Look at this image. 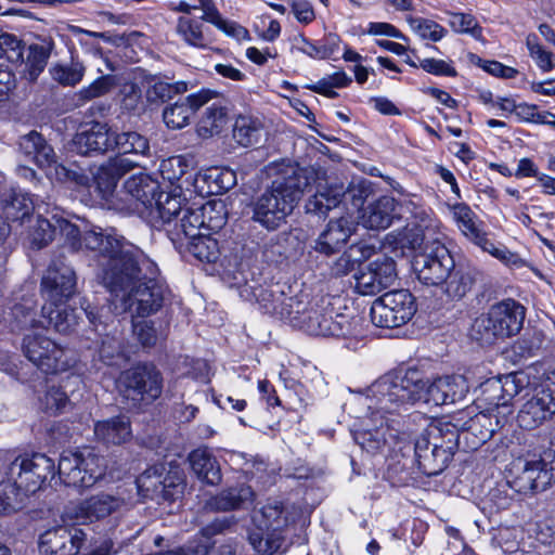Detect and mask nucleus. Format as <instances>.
Listing matches in <instances>:
<instances>
[{
    "instance_id": "obj_63",
    "label": "nucleus",
    "mask_w": 555,
    "mask_h": 555,
    "mask_svg": "<svg viewBox=\"0 0 555 555\" xmlns=\"http://www.w3.org/2000/svg\"><path fill=\"white\" fill-rule=\"evenodd\" d=\"M203 206L207 232H218L225 224V209L221 202L209 201Z\"/></svg>"
},
{
    "instance_id": "obj_25",
    "label": "nucleus",
    "mask_w": 555,
    "mask_h": 555,
    "mask_svg": "<svg viewBox=\"0 0 555 555\" xmlns=\"http://www.w3.org/2000/svg\"><path fill=\"white\" fill-rule=\"evenodd\" d=\"M254 297L259 307L269 314L281 320L289 321L295 308L300 307L299 296H286L279 286L257 287L254 289Z\"/></svg>"
},
{
    "instance_id": "obj_56",
    "label": "nucleus",
    "mask_w": 555,
    "mask_h": 555,
    "mask_svg": "<svg viewBox=\"0 0 555 555\" xmlns=\"http://www.w3.org/2000/svg\"><path fill=\"white\" fill-rule=\"evenodd\" d=\"M406 22L410 28L422 39L437 42L447 35V29L431 20L409 15Z\"/></svg>"
},
{
    "instance_id": "obj_22",
    "label": "nucleus",
    "mask_w": 555,
    "mask_h": 555,
    "mask_svg": "<svg viewBox=\"0 0 555 555\" xmlns=\"http://www.w3.org/2000/svg\"><path fill=\"white\" fill-rule=\"evenodd\" d=\"M555 414L554 395L541 389L527 400L517 415L518 425L527 430L535 429Z\"/></svg>"
},
{
    "instance_id": "obj_17",
    "label": "nucleus",
    "mask_w": 555,
    "mask_h": 555,
    "mask_svg": "<svg viewBox=\"0 0 555 555\" xmlns=\"http://www.w3.org/2000/svg\"><path fill=\"white\" fill-rule=\"evenodd\" d=\"M76 284L74 269L63 261H53L41 281L44 305L63 306L76 293Z\"/></svg>"
},
{
    "instance_id": "obj_50",
    "label": "nucleus",
    "mask_w": 555,
    "mask_h": 555,
    "mask_svg": "<svg viewBox=\"0 0 555 555\" xmlns=\"http://www.w3.org/2000/svg\"><path fill=\"white\" fill-rule=\"evenodd\" d=\"M210 234V232H206L189 238V251L201 261L214 262L218 258V243Z\"/></svg>"
},
{
    "instance_id": "obj_44",
    "label": "nucleus",
    "mask_w": 555,
    "mask_h": 555,
    "mask_svg": "<svg viewBox=\"0 0 555 555\" xmlns=\"http://www.w3.org/2000/svg\"><path fill=\"white\" fill-rule=\"evenodd\" d=\"M453 454L452 451L439 444L438 441H434L430 451L426 454H421V460H418L417 464L424 474L436 476L448 466Z\"/></svg>"
},
{
    "instance_id": "obj_36",
    "label": "nucleus",
    "mask_w": 555,
    "mask_h": 555,
    "mask_svg": "<svg viewBox=\"0 0 555 555\" xmlns=\"http://www.w3.org/2000/svg\"><path fill=\"white\" fill-rule=\"evenodd\" d=\"M474 284L475 271L469 267L454 263L440 286L450 299L460 300L472 291Z\"/></svg>"
},
{
    "instance_id": "obj_4",
    "label": "nucleus",
    "mask_w": 555,
    "mask_h": 555,
    "mask_svg": "<svg viewBox=\"0 0 555 555\" xmlns=\"http://www.w3.org/2000/svg\"><path fill=\"white\" fill-rule=\"evenodd\" d=\"M304 170L287 166L253 204V219L267 230H276L292 214L308 186Z\"/></svg>"
},
{
    "instance_id": "obj_33",
    "label": "nucleus",
    "mask_w": 555,
    "mask_h": 555,
    "mask_svg": "<svg viewBox=\"0 0 555 555\" xmlns=\"http://www.w3.org/2000/svg\"><path fill=\"white\" fill-rule=\"evenodd\" d=\"M1 203L4 218L13 222H24L35 209L41 210V206L36 205L29 194L21 189L7 191Z\"/></svg>"
},
{
    "instance_id": "obj_8",
    "label": "nucleus",
    "mask_w": 555,
    "mask_h": 555,
    "mask_svg": "<svg viewBox=\"0 0 555 555\" xmlns=\"http://www.w3.org/2000/svg\"><path fill=\"white\" fill-rule=\"evenodd\" d=\"M511 486L519 493L546 490L555 481V452L519 456L511 463Z\"/></svg>"
},
{
    "instance_id": "obj_15",
    "label": "nucleus",
    "mask_w": 555,
    "mask_h": 555,
    "mask_svg": "<svg viewBox=\"0 0 555 555\" xmlns=\"http://www.w3.org/2000/svg\"><path fill=\"white\" fill-rule=\"evenodd\" d=\"M119 386L127 398L133 401L155 400L163 389L160 372L153 365H137L125 371L119 378Z\"/></svg>"
},
{
    "instance_id": "obj_20",
    "label": "nucleus",
    "mask_w": 555,
    "mask_h": 555,
    "mask_svg": "<svg viewBox=\"0 0 555 555\" xmlns=\"http://www.w3.org/2000/svg\"><path fill=\"white\" fill-rule=\"evenodd\" d=\"M396 278L395 261L382 256L354 275V287L361 295H374L392 285Z\"/></svg>"
},
{
    "instance_id": "obj_1",
    "label": "nucleus",
    "mask_w": 555,
    "mask_h": 555,
    "mask_svg": "<svg viewBox=\"0 0 555 555\" xmlns=\"http://www.w3.org/2000/svg\"><path fill=\"white\" fill-rule=\"evenodd\" d=\"M417 382V370H408L403 375L388 373L375 380L366 390L365 396L360 398L361 404L370 412L367 418L372 427L361 434L363 441L360 443L370 450H378L388 443V438L395 435L390 430L387 415L399 412L405 404L420 402V392L415 383Z\"/></svg>"
},
{
    "instance_id": "obj_51",
    "label": "nucleus",
    "mask_w": 555,
    "mask_h": 555,
    "mask_svg": "<svg viewBox=\"0 0 555 555\" xmlns=\"http://www.w3.org/2000/svg\"><path fill=\"white\" fill-rule=\"evenodd\" d=\"M183 202L180 194L157 191L151 209L154 208L164 222H170L182 210Z\"/></svg>"
},
{
    "instance_id": "obj_58",
    "label": "nucleus",
    "mask_w": 555,
    "mask_h": 555,
    "mask_svg": "<svg viewBox=\"0 0 555 555\" xmlns=\"http://www.w3.org/2000/svg\"><path fill=\"white\" fill-rule=\"evenodd\" d=\"M429 436L433 437L434 441H438L439 444H442V447L453 453L459 446L461 437H463L457 427L449 422L439 423L430 427Z\"/></svg>"
},
{
    "instance_id": "obj_7",
    "label": "nucleus",
    "mask_w": 555,
    "mask_h": 555,
    "mask_svg": "<svg viewBox=\"0 0 555 555\" xmlns=\"http://www.w3.org/2000/svg\"><path fill=\"white\" fill-rule=\"evenodd\" d=\"M300 307L295 308L289 323L314 336L347 337L356 334L357 322L331 307L310 306L307 295H299Z\"/></svg>"
},
{
    "instance_id": "obj_2",
    "label": "nucleus",
    "mask_w": 555,
    "mask_h": 555,
    "mask_svg": "<svg viewBox=\"0 0 555 555\" xmlns=\"http://www.w3.org/2000/svg\"><path fill=\"white\" fill-rule=\"evenodd\" d=\"M157 275V266L144 253L122 271L116 266L111 269L105 287L116 313L129 311L132 315L146 317L157 312L166 291Z\"/></svg>"
},
{
    "instance_id": "obj_64",
    "label": "nucleus",
    "mask_w": 555,
    "mask_h": 555,
    "mask_svg": "<svg viewBox=\"0 0 555 555\" xmlns=\"http://www.w3.org/2000/svg\"><path fill=\"white\" fill-rule=\"evenodd\" d=\"M40 406L48 413L56 414L63 412L69 404L67 395L59 387L51 386L43 397L39 398Z\"/></svg>"
},
{
    "instance_id": "obj_57",
    "label": "nucleus",
    "mask_w": 555,
    "mask_h": 555,
    "mask_svg": "<svg viewBox=\"0 0 555 555\" xmlns=\"http://www.w3.org/2000/svg\"><path fill=\"white\" fill-rule=\"evenodd\" d=\"M180 228L186 238L206 233L203 206L185 208L183 217L181 218Z\"/></svg>"
},
{
    "instance_id": "obj_53",
    "label": "nucleus",
    "mask_w": 555,
    "mask_h": 555,
    "mask_svg": "<svg viewBox=\"0 0 555 555\" xmlns=\"http://www.w3.org/2000/svg\"><path fill=\"white\" fill-rule=\"evenodd\" d=\"M85 73L86 67L79 61H72L69 64H55L50 68L53 80L66 87L78 85Z\"/></svg>"
},
{
    "instance_id": "obj_24",
    "label": "nucleus",
    "mask_w": 555,
    "mask_h": 555,
    "mask_svg": "<svg viewBox=\"0 0 555 555\" xmlns=\"http://www.w3.org/2000/svg\"><path fill=\"white\" fill-rule=\"evenodd\" d=\"M485 410L476 414L466 423V428L462 431L463 438L468 440V436H473L472 447L477 448L478 446L487 442L493 434L503 427L507 422V417L504 414H500L495 408L491 405H481Z\"/></svg>"
},
{
    "instance_id": "obj_46",
    "label": "nucleus",
    "mask_w": 555,
    "mask_h": 555,
    "mask_svg": "<svg viewBox=\"0 0 555 555\" xmlns=\"http://www.w3.org/2000/svg\"><path fill=\"white\" fill-rule=\"evenodd\" d=\"M165 464H156L145 469L137 478V488L144 496L160 498V491H165L162 482H165Z\"/></svg>"
},
{
    "instance_id": "obj_59",
    "label": "nucleus",
    "mask_w": 555,
    "mask_h": 555,
    "mask_svg": "<svg viewBox=\"0 0 555 555\" xmlns=\"http://www.w3.org/2000/svg\"><path fill=\"white\" fill-rule=\"evenodd\" d=\"M483 251L489 253L504 264L508 266L512 269H520L524 267H529L528 263L520 258L517 254L511 251L503 245H495L492 241L487 238L486 242L480 246Z\"/></svg>"
},
{
    "instance_id": "obj_49",
    "label": "nucleus",
    "mask_w": 555,
    "mask_h": 555,
    "mask_svg": "<svg viewBox=\"0 0 555 555\" xmlns=\"http://www.w3.org/2000/svg\"><path fill=\"white\" fill-rule=\"evenodd\" d=\"M57 232V224L53 220V215L51 218L42 217L40 210L38 211V216L35 224L31 227L29 232L30 244L34 248L40 249L48 244H50L55 234Z\"/></svg>"
},
{
    "instance_id": "obj_54",
    "label": "nucleus",
    "mask_w": 555,
    "mask_h": 555,
    "mask_svg": "<svg viewBox=\"0 0 555 555\" xmlns=\"http://www.w3.org/2000/svg\"><path fill=\"white\" fill-rule=\"evenodd\" d=\"M117 85V77L114 75H102L89 86L81 88L76 93L77 103L82 105L91 100L106 95Z\"/></svg>"
},
{
    "instance_id": "obj_14",
    "label": "nucleus",
    "mask_w": 555,
    "mask_h": 555,
    "mask_svg": "<svg viewBox=\"0 0 555 555\" xmlns=\"http://www.w3.org/2000/svg\"><path fill=\"white\" fill-rule=\"evenodd\" d=\"M454 263L449 249L438 241L425 244L412 261L418 281L428 286H440Z\"/></svg>"
},
{
    "instance_id": "obj_52",
    "label": "nucleus",
    "mask_w": 555,
    "mask_h": 555,
    "mask_svg": "<svg viewBox=\"0 0 555 555\" xmlns=\"http://www.w3.org/2000/svg\"><path fill=\"white\" fill-rule=\"evenodd\" d=\"M300 42L301 44L298 48L300 52L313 59L325 60L338 50L339 39L336 35L330 34L318 42L309 41L305 37L300 39Z\"/></svg>"
},
{
    "instance_id": "obj_34",
    "label": "nucleus",
    "mask_w": 555,
    "mask_h": 555,
    "mask_svg": "<svg viewBox=\"0 0 555 555\" xmlns=\"http://www.w3.org/2000/svg\"><path fill=\"white\" fill-rule=\"evenodd\" d=\"M188 461L196 477L207 485H218L221 481L220 466L207 447L190 452Z\"/></svg>"
},
{
    "instance_id": "obj_43",
    "label": "nucleus",
    "mask_w": 555,
    "mask_h": 555,
    "mask_svg": "<svg viewBox=\"0 0 555 555\" xmlns=\"http://www.w3.org/2000/svg\"><path fill=\"white\" fill-rule=\"evenodd\" d=\"M176 31L185 43L196 48H205L210 42L203 22L189 16L178 18Z\"/></svg>"
},
{
    "instance_id": "obj_62",
    "label": "nucleus",
    "mask_w": 555,
    "mask_h": 555,
    "mask_svg": "<svg viewBox=\"0 0 555 555\" xmlns=\"http://www.w3.org/2000/svg\"><path fill=\"white\" fill-rule=\"evenodd\" d=\"M352 81L345 72H336L327 77L320 79L315 85L311 87L317 93L324 94L328 98H335L337 93L334 91L335 88H344Z\"/></svg>"
},
{
    "instance_id": "obj_12",
    "label": "nucleus",
    "mask_w": 555,
    "mask_h": 555,
    "mask_svg": "<svg viewBox=\"0 0 555 555\" xmlns=\"http://www.w3.org/2000/svg\"><path fill=\"white\" fill-rule=\"evenodd\" d=\"M7 479L23 493V502L29 493H35L49 479L53 478L54 462L44 454L30 457H16L7 469Z\"/></svg>"
},
{
    "instance_id": "obj_3",
    "label": "nucleus",
    "mask_w": 555,
    "mask_h": 555,
    "mask_svg": "<svg viewBox=\"0 0 555 555\" xmlns=\"http://www.w3.org/2000/svg\"><path fill=\"white\" fill-rule=\"evenodd\" d=\"M13 330H30L25 334L22 350L25 357L47 374L65 372L75 363L73 352L43 336L38 330L41 321L35 318V301L26 298L11 309Z\"/></svg>"
},
{
    "instance_id": "obj_5",
    "label": "nucleus",
    "mask_w": 555,
    "mask_h": 555,
    "mask_svg": "<svg viewBox=\"0 0 555 555\" xmlns=\"http://www.w3.org/2000/svg\"><path fill=\"white\" fill-rule=\"evenodd\" d=\"M255 528L249 532L251 546L261 555L282 554L288 546L286 531L292 521L291 513L274 501L263 505L253 515Z\"/></svg>"
},
{
    "instance_id": "obj_55",
    "label": "nucleus",
    "mask_w": 555,
    "mask_h": 555,
    "mask_svg": "<svg viewBox=\"0 0 555 555\" xmlns=\"http://www.w3.org/2000/svg\"><path fill=\"white\" fill-rule=\"evenodd\" d=\"M448 24L456 34L469 35L476 40L482 39V27L475 16L463 12H447Z\"/></svg>"
},
{
    "instance_id": "obj_37",
    "label": "nucleus",
    "mask_w": 555,
    "mask_h": 555,
    "mask_svg": "<svg viewBox=\"0 0 555 555\" xmlns=\"http://www.w3.org/2000/svg\"><path fill=\"white\" fill-rule=\"evenodd\" d=\"M233 524L232 517L217 518L201 531V538L189 542L185 546L169 551L168 555H207L210 546V538L215 534L222 533Z\"/></svg>"
},
{
    "instance_id": "obj_27",
    "label": "nucleus",
    "mask_w": 555,
    "mask_h": 555,
    "mask_svg": "<svg viewBox=\"0 0 555 555\" xmlns=\"http://www.w3.org/2000/svg\"><path fill=\"white\" fill-rule=\"evenodd\" d=\"M354 230L356 225L348 217L331 220L314 241L313 249L331 256L343 248Z\"/></svg>"
},
{
    "instance_id": "obj_26",
    "label": "nucleus",
    "mask_w": 555,
    "mask_h": 555,
    "mask_svg": "<svg viewBox=\"0 0 555 555\" xmlns=\"http://www.w3.org/2000/svg\"><path fill=\"white\" fill-rule=\"evenodd\" d=\"M214 95L215 91L202 90L167 106L163 112L164 122L170 129H182L189 125L193 114L205 104H208Z\"/></svg>"
},
{
    "instance_id": "obj_42",
    "label": "nucleus",
    "mask_w": 555,
    "mask_h": 555,
    "mask_svg": "<svg viewBox=\"0 0 555 555\" xmlns=\"http://www.w3.org/2000/svg\"><path fill=\"white\" fill-rule=\"evenodd\" d=\"M374 248L366 244H357L343 253L332 264L331 272L336 276H343L351 272L356 264L371 257Z\"/></svg>"
},
{
    "instance_id": "obj_29",
    "label": "nucleus",
    "mask_w": 555,
    "mask_h": 555,
    "mask_svg": "<svg viewBox=\"0 0 555 555\" xmlns=\"http://www.w3.org/2000/svg\"><path fill=\"white\" fill-rule=\"evenodd\" d=\"M137 164L124 156H115L102 164L95 175L94 181L102 197L108 199L113 196L119 179L132 170Z\"/></svg>"
},
{
    "instance_id": "obj_10",
    "label": "nucleus",
    "mask_w": 555,
    "mask_h": 555,
    "mask_svg": "<svg viewBox=\"0 0 555 555\" xmlns=\"http://www.w3.org/2000/svg\"><path fill=\"white\" fill-rule=\"evenodd\" d=\"M85 246L100 254L103 284H107V276L115 266L121 271L143 253L139 247L112 234H104L101 229L90 230L83 235Z\"/></svg>"
},
{
    "instance_id": "obj_13",
    "label": "nucleus",
    "mask_w": 555,
    "mask_h": 555,
    "mask_svg": "<svg viewBox=\"0 0 555 555\" xmlns=\"http://www.w3.org/2000/svg\"><path fill=\"white\" fill-rule=\"evenodd\" d=\"M416 312L413 295L406 289L392 291L375 299L370 315L378 327L393 328L408 323Z\"/></svg>"
},
{
    "instance_id": "obj_9",
    "label": "nucleus",
    "mask_w": 555,
    "mask_h": 555,
    "mask_svg": "<svg viewBox=\"0 0 555 555\" xmlns=\"http://www.w3.org/2000/svg\"><path fill=\"white\" fill-rule=\"evenodd\" d=\"M106 470L103 456L90 448L64 451L59 460L60 479L70 487L90 488L100 480Z\"/></svg>"
},
{
    "instance_id": "obj_16",
    "label": "nucleus",
    "mask_w": 555,
    "mask_h": 555,
    "mask_svg": "<svg viewBox=\"0 0 555 555\" xmlns=\"http://www.w3.org/2000/svg\"><path fill=\"white\" fill-rule=\"evenodd\" d=\"M417 397L420 401L436 405L453 404L463 400L468 392L466 379L461 375L440 377L433 383L424 379L417 371Z\"/></svg>"
},
{
    "instance_id": "obj_39",
    "label": "nucleus",
    "mask_w": 555,
    "mask_h": 555,
    "mask_svg": "<svg viewBox=\"0 0 555 555\" xmlns=\"http://www.w3.org/2000/svg\"><path fill=\"white\" fill-rule=\"evenodd\" d=\"M197 2L195 7L203 11L202 21L215 25L225 35L237 40L248 39V30L235 22L224 20L219 13L214 0H197Z\"/></svg>"
},
{
    "instance_id": "obj_6",
    "label": "nucleus",
    "mask_w": 555,
    "mask_h": 555,
    "mask_svg": "<svg viewBox=\"0 0 555 555\" xmlns=\"http://www.w3.org/2000/svg\"><path fill=\"white\" fill-rule=\"evenodd\" d=\"M525 317L526 309L519 302L514 299L502 300L475 319L470 336L486 345L509 338L520 332Z\"/></svg>"
},
{
    "instance_id": "obj_11",
    "label": "nucleus",
    "mask_w": 555,
    "mask_h": 555,
    "mask_svg": "<svg viewBox=\"0 0 555 555\" xmlns=\"http://www.w3.org/2000/svg\"><path fill=\"white\" fill-rule=\"evenodd\" d=\"M18 145L25 156L46 170L49 179L59 182H75L77 184H83L87 181V177L56 160L54 150L39 132L30 131L23 135L20 139Z\"/></svg>"
},
{
    "instance_id": "obj_35",
    "label": "nucleus",
    "mask_w": 555,
    "mask_h": 555,
    "mask_svg": "<svg viewBox=\"0 0 555 555\" xmlns=\"http://www.w3.org/2000/svg\"><path fill=\"white\" fill-rule=\"evenodd\" d=\"M396 201L391 196H382L369 204L362 214L365 228L380 230L388 228L395 217Z\"/></svg>"
},
{
    "instance_id": "obj_48",
    "label": "nucleus",
    "mask_w": 555,
    "mask_h": 555,
    "mask_svg": "<svg viewBox=\"0 0 555 555\" xmlns=\"http://www.w3.org/2000/svg\"><path fill=\"white\" fill-rule=\"evenodd\" d=\"M113 149L122 154L146 155L150 150L149 141L135 131L114 133Z\"/></svg>"
},
{
    "instance_id": "obj_61",
    "label": "nucleus",
    "mask_w": 555,
    "mask_h": 555,
    "mask_svg": "<svg viewBox=\"0 0 555 555\" xmlns=\"http://www.w3.org/2000/svg\"><path fill=\"white\" fill-rule=\"evenodd\" d=\"M23 505V493L10 480L0 481V514L20 509Z\"/></svg>"
},
{
    "instance_id": "obj_30",
    "label": "nucleus",
    "mask_w": 555,
    "mask_h": 555,
    "mask_svg": "<svg viewBox=\"0 0 555 555\" xmlns=\"http://www.w3.org/2000/svg\"><path fill=\"white\" fill-rule=\"evenodd\" d=\"M113 137L114 133L106 124L94 122L89 129L79 131L73 144L81 155L102 153L113 150Z\"/></svg>"
},
{
    "instance_id": "obj_23",
    "label": "nucleus",
    "mask_w": 555,
    "mask_h": 555,
    "mask_svg": "<svg viewBox=\"0 0 555 555\" xmlns=\"http://www.w3.org/2000/svg\"><path fill=\"white\" fill-rule=\"evenodd\" d=\"M124 492L117 491L115 494L99 493L86 499L76 507L75 517L82 521H92L105 518L111 514L120 511L129 501Z\"/></svg>"
},
{
    "instance_id": "obj_28",
    "label": "nucleus",
    "mask_w": 555,
    "mask_h": 555,
    "mask_svg": "<svg viewBox=\"0 0 555 555\" xmlns=\"http://www.w3.org/2000/svg\"><path fill=\"white\" fill-rule=\"evenodd\" d=\"M196 126V132L202 139H210L219 135L229 122V109L222 98L215 92L214 98L205 104Z\"/></svg>"
},
{
    "instance_id": "obj_60",
    "label": "nucleus",
    "mask_w": 555,
    "mask_h": 555,
    "mask_svg": "<svg viewBox=\"0 0 555 555\" xmlns=\"http://www.w3.org/2000/svg\"><path fill=\"white\" fill-rule=\"evenodd\" d=\"M526 44L530 56L534 60L535 64L541 70L547 73L555 67V60L552 52L545 50L542 44H540L535 35H528Z\"/></svg>"
},
{
    "instance_id": "obj_38",
    "label": "nucleus",
    "mask_w": 555,
    "mask_h": 555,
    "mask_svg": "<svg viewBox=\"0 0 555 555\" xmlns=\"http://www.w3.org/2000/svg\"><path fill=\"white\" fill-rule=\"evenodd\" d=\"M94 435L105 444H121L131 437L130 421L121 415L98 422L94 425Z\"/></svg>"
},
{
    "instance_id": "obj_45",
    "label": "nucleus",
    "mask_w": 555,
    "mask_h": 555,
    "mask_svg": "<svg viewBox=\"0 0 555 555\" xmlns=\"http://www.w3.org/2000/svg\"><path fill=\"white\" fill-rule=\"evenodd\" d=\"M42 314L53 325L54 330L61 334L73 332L78 324V317L66 304L59 307L43 305Z\"/></svg>"
},
{
    "instance_id": "obj_47",
    "label": "nucleus",
    "mask_w": 555,
    "mask_h": 555,
    "mask_svg": "<svg viewBox=\"0 0 555 555\" xmlns=\"http://www.w3.org/2000/svg\"><path fill=\"white\" fill-rule=\"evenodd\" d=\"M147 83L146 100L150 103L165 102L176 94L184 93L188 89L184 81L169 82L156 77L150 79Z\"/></svg>"
},
{
    "instance_id": "obj_40",
    "label": "nucleus",
    "mask_w": 555,
    "mask_h": 555,
    "mask_svg": "<svg viewBox=\"0 0 555 555\" xmlns=\"http://www.w3.org/2000/svg\"><path fill=\"white\" fill-rule=\"evenodd\" d=\"M262 131L263 124L259 118L238 115L233 125L232 137L238 145L249 147L260 142Z\"/></svg>"
},
{
    "instance_id": "obj_19",
    "label": "nucleus",
    "mask_w": 555,
    "mask_h": 555,
    "mask_svg": "<svg viewBox=\"0 0 555 555\" xmlns=\"http://www.w3.org/2000/svg\"><path fill=\"white\" fill-rule=\"evenodd\" d=\"M82 529L74 526H56L39 537L41 555H77L86 541Z\"/></svg>"
},
{
    "instance_id": "obj_18",
    "label": "nucleus",
    "mask_w": 555,
    "mask_h": 555,
    "mask_svg": "<svg viewBox=\"0 0 555 555\" xmlns=\"http://www.w3.org/2000/svg\"><path fill=\"white\" fill-rule=\"evenodd\" d=\"M524 387L517 374H507L499 378L488 379L481 385V395L477 398L478 406L491 405L500 414L512 413L511 401Z\"/></svg>"
},
{
    "instance_id": "obj_31",
    "label": "nucleus",
    "mask_w": 555,
    "mask_h": 555,
    "mask_svg": "<svg viewBox=\"0 0 555 555\" xmlns=\"http://www.w3.org/2000/svg\"><path fill=\"white\" fill-rule=\"evenodd\" d=\"M255 493L249 486H240L221 491L206 501L205 508L212 512H228L246 508L253 504Z\"/></svg>"
},
{
    "instance_id": "obj_32",
    "label": "nucleus",
    "mask_w": 555,
    "mask_h": 555,
    "mask_svg": "<svg viewBox=\"0 0 555 555\" xmlns=\"http://www.w3.org/2000/svg\"><path fill=\"white\" fill-rule=\"evenodd\" d=\"M452 218L461 233L477 246L487 241V234L482 229V221L465 203H456L449 206Z\"/></svg>"
},
{
    "instance_id": "obj_41",
    "label": "nucleus",
    "mask_w": 555,
    "mask_h": 555,
    "mask_svg": "<svg viewBox=\"0 0 555 555\" xmlns=\"http://www.w3.org/2000/svg\"><path fill=\"white\" fill-rule=\"evenodd\" d=\"M345 195L343 184H334L319 189L306 204L308 212L326 215L331 209L337 207Z\"/></svg>"
},
{
    "instance_id": "obj_21",
    "label": "nucleus",
    "mask_w": 555,
    "mask_h": 555,
    "mask_svg": "<svg viewBox=\"0 0 555 555\" xmlns=\"http://www.w3.org/2000/svg\"><path fill=\"white\" fill-rule=\"evenodd\" d=\"M159 183L147 173L140 172L129 177L124 183L122 197L125 203L120 209L129 212H141L143 208H152Z\"/></svg>"
}]
</instances>
